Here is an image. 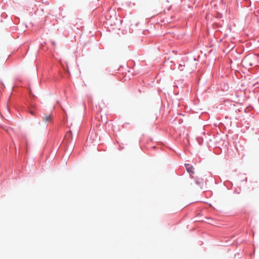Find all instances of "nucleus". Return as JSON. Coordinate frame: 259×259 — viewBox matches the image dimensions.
Instances as JSON below:
<instances>
[{
  "mask_svg": "<svg viewBox=\"0 0 259 259\" xmlns=\"http://www.w3.org/2000/svg\"><path fill=\"white\" fill-rule=\"evenodd\" d=\"M185 166L187 171L189 174H194V168L192 165L189 164H187L185 165Z\"/></svg>",
  "mask_w": 259,
  "mask_h": 259,
  "instance_id": "1",
  "label": "nucleus"
},
{
  "mask_svg": "<svg viewBox=\"0 0 259 259\" xmlns=\"http://www.w3.org/2000/svg\"><path fill=\"white\" fill-rule=\"evenodd\" d=\"M44 118L46 122H50L53 120V116L52 114L45 115Z\"/></svg>",
  "mask_w": 259,
  "mask_h": 259,
  "instance_id": "2",
  "label": "nucleus"
},
{
  "mask_svg": "<svg viewBox=\"0 0 259 259\" xmlns=\"http://www.w3.org/2000/svg\"><path fill=\"white\" fill-rule=\"evenodd\" d=\"M29 112H30L31 114H32V115H34V111H29Z\"/></svg>",
  "mask_w": 259,
  "mask_h": 259,
  "instance_id": "3",
  "label": "nucleus"
}]
</instances>
